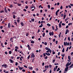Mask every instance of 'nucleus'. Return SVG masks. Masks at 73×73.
Segmentation results:
<instances>
[{
    "label": "nucleus",
    "mask_w": 73,
    "mask_h": 73,
    "mask_svg": "<svg viewBox=\"0 0 73 73\" xmlns=\"http://www.w3.org/2000/svg\"><path fill=\"white\" fill-rule=\"evenodd\" d=\"M7 65L6 64H3L2 65V66L3 67H5V68H7Z\"/></svg>",
    "instance_id": "obj_1"
},
{
    "label": "nucleus",
    "mask_w": 73,
    "mask_h": 73,
    "mask_svg": "<svg viewBox=\"0 0 73 73\" xmlns=\"http://www.w3.org/2000/svg\"><path fill=\"white\" fill-rule=\"evenodd\" d=\"M35 56L34 55V53H32L31 56V58H35Z\"/></svg>",
    "instance_id": "obj_2"
},
{
    "label": "nucleus",
    "mask_w": 73,
    "mask_h": 73,
    "mask_svg": "<svg viewBox=\"0 0 73 73\" xmlns=\"http://www.w3.org/2000/svg\"><path fill=\"white\" fill-rule=\"evenodd\" d=\"M68 32H69V30L68 29H66V31H65V35H67V34L68 33Z\"/></svg>",
    "instance_id": "obj_3"
},
{
    "label": "nucleus",
    "mask_w": 73,
    "mask_h": 73,
    "mask_svg": "<svg viewBox=\"0 0 73 73\" xmlns=\"http://www.w3.org/2000/svg\"><path fill=\"white\" fill-rule=\"evenodd\" d=\"M27 47H28V49L29 50L31 49V48L29 44L27 45Z\"/></svg>",
    "instance_id": "obj_4"
},
{
    "label": "nucleus",
    "mask_w": 73,
    "mask_h": 73,
    "mask_svg": "<svg viewBox=\"0 0 73 73\" xmlns=\"http://www.w3.org/2000/svg\"><path fill=\"white\" fill-rule=\"evenodd\" d=\"M68 66L66 67L65 69V71H67L68 70Z\"/></svg>",
    "instance_id": "obj_5"
},
{
    "label": "nucleus",
    "mask_w": 73,
    "mask_h": 73,
    "mask_svg": "<svg viewBox=\"0 0 73 73\" xmlns=\"http://www.w3.org/2000/svg\"><path fill=\"white\" fill-rule=\"evenodd\" d=\"M45 54L46 56H50V53H47L46 52L45 53Z\"/></svg>",
    "instance_id": "obj_6"
},
{
    "label": "nucleus",
    "mask_w": 73,
    "mask_h": 73,
    "mask_svg": "<svg viewBox=\"0 0 73 73\" xmlns=\"http://www.w3.org/2000/svg\"><path fill=\"white\" fill-rule=\"evenodd\" d=\"M69 63V62H68V63H67L66 64V67H67L69 66V65H69V64L68 63Z\"/></svg>",
    "instance_id": "obj_7"
},
{
    "label": "nucleus",
    "mask_w": 73,
    "mask_h": 73,
    "mask_svg": "<svg viewBox=\"0 0 73 73\" xmlns=\"http://www.w3.org/2000/svg\"><path fill=\"white\" fill-rule=\"evenodd\" d=\"M9 61H11V63H13L14 62V61H13L12 59H9Z\"/></svg>",
    "instance_id": "obj_8"
},
{
    "label": "nucleus",
    "mask_w": 73,
    "mask_h": 73,
    "mask_svg": "<svg viewBox=\"0 0 73 73\" xmlns=\"http://www.w3.org/2000/svg\"><path fill=\"white\" fill-rule=\"evenodd\" d=\"M11 27V24L10 23H9L8 25V28H10Z\"/></svg>",
    "instance_id": "obj_9"
},
{
    "label": "nucleus",
    "mask_w": 73,
    "mask_h": 73,
    "mask_svg": "<svg viewBox=\"0 0 73 73\" xmlns=\"http://www.w3.org/2000/svg\"><path fill=\"white\" fill-rule=\"evenodd\" d=\"M44 67H45V69H46V68H49V67L48 65H47V66H45Z\"/></svg>",
    "instance_id": "obj_10"
},
{
    "label": "nucleus",
    "mask_w": 73,
    "mask_h": 73,
    "mask_svg": "<svg viewBox=\"0 0 73 73\" xmlns=\"http://www.w3.org/2000/svg\"><path fill=\"white\" fill-rule=\"evenodd\" d=\"M4 10H5V13H7V12L8 11L6 9V7H5V9H4Z\"/></svg>",
    "instance_id": "obj_11"
},
{
    "label": "nucleus",
    "mask_w": 73,
    "mask_h": 73,
    "mask_svg": "<svg viewBox=\"0 0 73 73\" xmlns=\"http://www.w3.org/2000/svg\"><path fill=\"white\" fill-rule=\"evenodd\" d=\"M21 25L23 27L24 25V24L23 22H22L21 23Z\"/></svg>",
    "instance_id": "obj_12"
},
{
    "label": "nucleus",
    "mask_w": 73,
    "mask_h": 73,
    "mask_svg": "<svg viewBox=\"0 0 73 73\" xmlns=\"http://www.w3.org/2000/svg\"><path fill=\"white\" fill-rule=\"evenodd\" d=\"M35 43V41L33 40H31V44H34Z\"/></svg>",
    "instance_id": "obj_13"
},
{
    "label": "nucleus",
    "mask_w": 73,
    "mask_h": 73,
    "mask_svg": "<svg viewBox=\"0 0 73 73\" xmlns=\"http://www.w3.org/2000/svg\"><path fill=\"white\" fill-rule=\"evenodd\" d=\"M59 28H61L62 27L60 23L59 24Z\"/></svg>",
    "instance_id": "obj_14"
},
{
    "label": "nucleus",
    "mask_w": 73,
    "mask_h": 73,
    "mask_svg": "<svg viewBox=\"0 0 73 73\" xmlns=\"http://www.w3.org/2000/svg\"><path fill=\"white\" fill-rule=\"evenodd\" d=\"M64 46H67V44L65 42H64Z\"/></svg>",
    "instance_id": "obj_15"
},
{
    "label": "nucleus",
    "mask_w": 73,
    "mask_h": 73,
    "mask_svg": "<svg viewBox=\"0 0 73 73\" xmlns=\"http://www.w3.org/2000/svg\"><path fill=\"white\" fill-rule=\"evenodd\" d=\"M68 58L69 60H71V57L69 56H68Z\"/></svg>",
    "instance_id": "obj_16"
},
{
    "label": "nucleus",
    "mask_w": 73,
    "mask_h": 73,
    "mask_svg": "<svg viewBox=\"0 0 73 73\" xmlns=\"http://www.w3.org/2000/svg\"><path fill=\"white\" fill-rule=\"evenodd\" d=\"M64 51H65L64 48H63L62 49V53L64 52Z\"/></svg>",
    "instance_id": "obj_17"
},
{
    "label": "nucleus",
    "mask_w": 73,
    "mask_h": 73,
    "mask_svg": "<svg viewBox=\"0 0 73 73\" xmlns=\"http://www.w3.org/2000/svg\"><path fill=\"white\" fill-rule=\"evenodd\" d=\"M47 26H48V27H50L51 25L50 24H49V23H47Z\"/></svg>",
    "instance_id": "obj_18"
},
{
    "label": "nucleus",
    "mask_w": 73,
    "mask_h": 73,
    "mask_svg": "<svg viewBox=\"0 0 73 73\" xmlns=\"http://www.w3.org/2000/svg\"><path fill=\"white\" fill-rule=\"evenodd\" d=\"M17 5H18L19 6H21V3L19 4V3H17Z\"/></svg>",
    "instance_id": "obj_19"
},
{
    "label": "nucleus",
    "mask_w": 73,
    "mask_h": 73,
    "mask_svg": "<svg viewBox=\"0 0 73 73\" xmlns=\"http://www.w3.org/2000/svg\"><path fill=\"white\" fill-rule=\"evenodd\" d=\"M29 35V33H26V36H28Z\"/></svg>",
    "instance_id": "obj_20"
},
{
    "label": "nucleus",
    "mask_w": 73,
    "mask_h": 73,
    "mask_svg": "<svg viewBox=\"0 0 73 73\" xmlns=\"http://www.w3.org/2000/svg\"><path fill=\"white\" fill-rule=\"evenodd\" d=\"M29 68L31 70H32L33 69V68L32 67H29Z\"/></svg>",
    "instance_id": "obj_21"
},
{
    "label": "nucleus",
    "mask_w": 73,
    "mask_h": 73,
    "mask_svg": "<svg viewBox=\"0 0 73 73\" xmlns=\"http://www.w3.org/2000/svg\"><path fill=\"white\" fill-rule=\"evenodd\" d=\"M43 55L44 57H45L46 56V54L45 53H44L43 54Z\"/></svg>",
    "instance_id": "obj_22"
},
{
    "label": "nucleus",
    "mask_w": 73,
    "mask_h": 73,
    "mask_svg": "<svg viewBox=\"0 0 73 73\" xmlns=\"http://www.w3.org/2000/svg\"><path fill=\"white\" fill-rule=\"evenodd\" d=\"M73 66V64H72L70 66H69V68H71Z\"/></svg>",
    "instance_id": "obj_23"
},
{
    "label": "nucleus",
    "mask_w": 73,
    "mask_h": 73,
    "mask_svg": "<svg viewBox=\"0 0 73 73\" xmlns=\"http://www.w3.org/2000/svg\"><path fill=\"white\" fill-rule=\"evenodd\" d=\"M60 70V68H58V69H57L56 71H57V72H58V71H59Z\"/></svg>",
    "instance_id": "obj_24"
},
{
    "label": "nucleus",
    "mask_w": 73,
    "mask_h": 73,
    "mask_svg": "<svg viewBox=\"0 0 73 73\" xmlns=\"http://www.w3.org/2000/svg\"><path fill=\"white\" fill-rule=\"evenodd\" d=\"M47 6H48V8L49 9H50V5H47Z\"/></svg>",
    "instance_id": "obj_25"
},
{
    "label": "nucleus",
    "mask_w": 73,
    "mask_h": 73,
    "mask_svg": "<svg viewBox=\"0 0 73 73\" xmlns=\"http://www.w3.org/2000/svg\"><path fill=\"white\" fill-rule=\"evenodd\" d=\"M45 35V33H43V35H42L43 37H44Z\"/></svg>",
    "instance_id": "obj_26"
},
{
    "label": "nucleus",
    "mask_w": 73,
    "mask_h": 73,
    "mask_svg": "<svg viewBox=\"0 0 73 73\" xmlns=\"http://www.w3.org/2000/svg\"><path fill=\"white\" fill-rule=\"evenodd\" d=\"M68 40H69V41H70V37H68Z\"/></svg>",
    "instance_id": "obj_27"
},
{
    "label": "nucleus",
    "mask_w": 73,
    "mask_h": 73,
    "mask_svg": "<svg viewBox=\"0 0 73 73\" xmlns=\"http://www.w3.org/2000/svg\"><path fill=\"white\" fill-rule=\"evenodd\" d=\"M44 44L46 46L47 45V42H45L44 43Z\"/></svg>",
    "instance_id": "obj_28"
},
{
    "label": "nucleus",
    "mask_w": 73,
    "mask_h": 73,
    "mask_svg": "<svg viewBox=\"0 0 73 73\" xmlns=\"http://www.w3.org/2000/svg\"><path fill=\"white\" fill-rule=\"evenodd\" d=\"M66 15H64V18H63V19H64L66 17Z\"/></svg>",
    "instance_id": "obj_29"
},
{
    "label": "nucleus",
    "mask_w": 73,
    "mask_h": 73,
    "mask_svg": "<svg viewBox=\"0 0 73 73\" xmlns=\"http://www.w3.org/2000/svg\"><path fill=\"white\" fill-rule=\"evenodd\" d=\"M72 23H69L68 24V25L69 26H70V25H72Z\"/></svg>",
    "instance_id": "obj_30"
},
{
    "label": "nucleus",
    "mask_w": 73,
    "mask_h": 73,
    "mask_svg": "<svg viewBox=\"0 0 73 73\" xmlns=\"http://www.w3.org/2000/svg\"><path fill=\"white\" fill-rule=\"evenodd\" d=\"M49 68H51L52 67V66L50 64L49 65Z\"/></svg>",
    "instance_id": "obj_31"
},
{
    "label": "nucleus",
    "mask_w": 73,
    "mask_h": 73,
    "mask_svg": "<svg viewBox=\"0 0 73 73\" xmlns=\"http://www.w3.org/2000/svg\"><path fill=\"white\" fill-rule=\"evenodd\" d=\"M45 49L46 50H48V48L47 47H46L45 48Z\"/></svg>",
    "instance_id": "obj_32"
},
{
    "label": "nucleus",
    "mask_w": 73,
    "mask_h": 73,
    "mask_svg": "<svg viewBox=\"0 0 73 73\" xmlns=\"http://www.w3.org/2000/svg\"><path fill=\"white\" fill-rule=\"evenodd\" d=\"M44 58L46 59H47L48 58V56H46V57H44Z\"/></svg>",
    "instance_id": "obj_33"
},
{
    "label": "nucleus",
    "mask_w": 73,
    "mask_h": 73,
    "mask_svg": "<svg viewBox=\"0 0 73 73\" xmlns=\"http://www.w3.org/2000/svg\"><path fill=\"white\" fill-rule=\"evenodd\" d=\"M31 21L33 22H34L35 21V19H31Z\"/></svg>",
    "instance_id": "obj_34"
},
{
    "label": "nucleus",
    "mask_w": 73,
    "mask_h": 73,
    "mask_svg": "<svg viewBox=\"0 0 73 73\" xmlns=\"http://www.w3.org/2000/svg\"><path fill=\"white\" fill-rule=\"evenodd\" d=\"M68 48H69V47H67L66 50V52H67L68 51Z\"/></svg>",
    "instance_id": "obj_35"
},
{
    "label": "nucleus",
    "mask_w": 73,
    "mask_h": 73,
    "mask_svg": "<svg viewBox=\"0 0 73 73\" xmlns=\"http://www.w3.org/2000/svg\"><path fill=\"white\" fill-rule=\"evenodd\" d=\"M12 53V51H9V54H11Z\"/></svg>",
    "instance_id": "obj_36"
},
{
    "label": "nucleus",
    "mask_w": 73,
    "mask_h": 73,
    "mask_svg": "<svg viewBox=\"0 0 73 73\" xmlns=\"http://www.w3.org/2000/svg\"><path fill=\"white\" fill-rule=\"evenodd\" d=\"M15 18H16V16H15V15H13V18L14 19H15Z\"/></svg>",
    "instance_id": "obj_37"
},
{
    "label": "nucleus",
    "mask_w": 73,
    "mask_h": 73,
    "mask_svg": "<svg viewBox=\"0 0 73 73\" xmlns=\"http://www.w3.org/2000/svg\"><path fill=\"white\" fill-rule=\"evenodd\" d=\"M62 54L61 55V56H62V57H64L65 56V54H63V55H62Z\"/></svg>",
    "instance_id": "obj_38"
},
{
    "label": "nucleus",
    "mask_w": 73,
    "mask_h": 73,
    "mask_svg": "<svg viewBox=\"0 0 73 73\" xmlns=\"http://www.w3.org/2000/svg\"><path fill=\"white\" fill-rule=\"evenodd\" d=\"M19 69V70H22L23 68L22 67H20Z\"/></svg>",
    "instance_id": "obj_39"
},
{
    "label": "nucleus",
    "mask_w": 73,
    "mask_h": 73,
    "mask_svg": "<svg viewBox=\"0 0 73 73\" xmlns=\"http://www.w3.org/2000/svg\"><path fill=\"white\" fill-rule=\"evenodd\" d=\"M54 35V33L53 32H51V35H52V36H53Z\"/></svg>",
    "instance_id": "obj_40"
},
{
    "label": "nucleus",
    "mask_w": 73,
    "mask_h": 73,
    "mask_svg": "<svg viewBox=\"0 0 73 73\" xmlns=\"http://www.w3.org/2000/svg\"><path fill=\"white\" fill-rule=\"evenodd\" d=\"M30 57V55H29V56L27 57V59H29Z\"/></svg>",
    "instance_id": "obj_41"
},
{
    "label": "nucleus",
    "mask_w": 73,
    "mask_h": 73,
    "mask_svg": "<svg viewBox=\"0 0 73 73\" xmlns=\"http://www.w3.org/2000/svg\"><path fill=\"white\" fill-rule=\"evenodd\" d=\"M52 28L53 30H54V27L53 26H52Z\"/></svg>",
    "instance_id": "obj_42"
},
{
    "label": "nucleus",
    "mask_w": 73,
    "mask_h": 73,
    "mask_svg": "<svg viewBox=\"0 0 73 73\" xmlns=\"http://www.w3.org/2000/svg\"><path fill=\"white\" fill-rule=\"evenodd\" d=\"M23 66H24V67L26 68H27V67L26 65H24Z\"/></svg>",
    "instance_id": "obj_43"
},
{
    "label": "nucleus",
    "mask_w": 73,
    "mask_h": 73,
    "mask_svg": "<svg viewBox=\"0 0 73 73\" xmlns=\"http://www.w3.org/2000/svg\"><path fill=\"white\" fill-rule=\"evenodd\" d=\"M55 61V59H54L53 60H52V62L53 63H54Z\"/></svg>",
    "instance_id": "obj_44"
},
{
    "label": "nucleus",
    "mask_w": 73,
    "mask_h": 73,
    "mask_svg": "<svg viewBox=\"0 0 73 73\" xmlns=\"http://www.w3.org/2000/svg\"><path fill=\"white\" fill-rule=\"evenodd\" d=\"M4 11H1L0 12V13H4Z\"/></svg>",
    "instance_id": "obj_45"
},
{
    "label": "nucleus",
    "mask_w": 73,
    "mask_h": 73,
    "mask_svg": "<svg viewBox=\"0 0 73 73\" xmlns=\"http://www.w3.org/2000/svg\"><path fill=\"white\" fill-rule=\"evenodd\" d=\"M56 70V68H54V72H55Z\"/></svg>",
    "instance_id": "obj_46"
},
{
    "label": "nucleus",
    "mask_w": 73,
    "mask_h": 73,
    "mask_svg": "<svg viewBox=\"0 0 73 73\" xmlns=\"http://www.w3.org/2000/svg\"><path fill=\"white\" fill-rule=\"evenodd\" d=\"M62 25L65 26V24L64 23H62Z\"/></svg>",
    "instance_id": "obj_47"
},
{
    "label": "nucleus",
    "mask_w": 73,
    "mask_h": 73,
    "mask_svg": "<svg viewBox=\"0 0 73 73\" xmlns=\"http://www.w3.org/2000/svg\"><path fill=\"white\" fill-rule=\"evenodd\" d=\"M49 35L50 36H51L52 34H51V32H50L49 33Z\"/></svg>",
    "instance_id": "obj_48"
},
{
    "label": "nucleus",
    "mask_w": 73,
    "mask_h": 73,
    "mask_svg": "<svg viewBox=\"0 0 73 73\" xmlns=\"http://www.w3.org/2000/svg\"><path fill=\"white\" fill-rule=\"evenodd\" d=\"M68 27H69L68 26V25L66 26V29H67L68 28Z\"/></svg>",
    "instance_id": "obj_49"
},
{
    "label": "nucleus",
    "mask_w": 73,
    "mask_h": 73,
    "mask_svg": "<svg viewBox=\"0 0 73 73\" xmlns=\"http://www.w3.org/2000/svg\"><path fill=\"white\" fill-rule=\"evenodd\" d=\"M10 8L13 7V5H10Z\"/></svg>",
    "instance_id": "obj_50"
},
{
    "label": "nucleus",
    "mask_w": 73,
    "mask_h": 73,
    "mask_svg": "<svg viewBox=\"0 0 73 73\" xmlns=\"http://www.w3.org/2000/svg\"><path fill=\"white\" fill-rule=\"evenodd\" d=\"M3 26H1L0 27V28L1 29H2V28H3Z\"/></svg>",
    "instance_id": "obj_51"
},
{
    "label": "nucleus",
    "mask_w": 73,
    "mask_h": 73,
    "mask_svg": "<svg viewBox=\"0 0 73 73\" xmlns=\"http://www.w3.org/2000/svg\"><path fill=\"white\" fill-rule=\"evenodd\" d=\"M18 63L17 62H16V64H15V66H17L18 65Z\"/></svg>",
    "instance_id": "obj_52"
},
{
    "label": "nucleus",
    "mask_w": 73,
    "mask_h": 73,
    "mask_svg": "<svg viewBox=\"0 0 73 73\" xmlns=\"http://www.w3.org/2000/svg\"><path fill=\"white\" fill-rule=\"evenodd\" d=\"M20 58V57L18 56V57H17V59H19Z\"/></svg>",
    "instance_id": "obj_53"
},
{
    "label": "nucleus",
    "mask_w": 73,
    "mask_h": 73,
    "mask_svg": "<svg viewBox=\"0 0 73 73\" xmlns=\"http://www.w3.org/2000/svg\"><path fill=\"white\" fill-rule=\"evenodd\" d=\"M68 6V7H69L70 9L71 8V6H70V5H69Z\"/></svg>",
    "instance_id": "obj_54"
},
{
    "label": "nucleus",
    "mask_w": 73,
    "mask_h": 73,
    "mask_svg": "<svg viewBox=\"0 0 73 73\" xmlns=\"http://www.w3.org/2000/svg\"><path fill=\"white\" fill-rule=\"evenodd\" d=\"M63 9V7L62 6H61L60 7V9Z\"/></svg>",
    "instance_id": "obj_55"
},
{
    "label": "nucleus",
    "mask_w": 73,
    "mask_h": 73,
    "mask_svg": "<svg viewBox=\"0 0 73 73\" xmlns=\"http://www.w3.org/2000/svg\"><path fill=\"white\" fill-rule=\"evenodd\" d=\"M20 20H17V22H18V23H20Z\"/></svg>",
    "instance_id": "obj_56"
},
{
    "label": "nucleus",
    "mask_w": 73,
    "mask_h": 73,
    "mask_svg": "<svg viewBox=\"0 0 73 73\" xmlns=\"http://www.w3.org/2000/svg\"><path fill=\"white\" fill-rule=\"evenodd\" d=\"M25 8H26V9H27L28 8V7L27 6H26V7H25Z\"/></svg>",
    "instance_id": "obj_57"
},
{
    "label": "nucleus",
    "mask_w": 73,
    "mask_h": 73,
    "mask_svg": "<svg viewBox=\"0 0 73 73\" xmlns=\"http://www.w3.org/2000/svg\"><path fill=\"white\" fill-rule=\"evenodd\" d=\"M15 48H16V49H19V47H18L17 46L15 47Z\"/></svg>",
    "instance_id": "obj_58"
},
{
    "label": "nucleus",
    "mask_w": 73,
    "mask_h": 73,
    "mask_svg": "<svg viewBox=\"0 0 73 73\" xmlns=\"http://www.w3.org/2000/svg\"><path fill=\"white\" fill-rule=\"evenodd\" d=\"M23 11H24L25 12H26L27 10L25 9H23Z\"/></svg>",
    "instance_id": "obj_59"
},
{
    "label": "nucleus",
    "mask_w": 73,
    "mask_h": 73,
    "mask_svg": "<svg viewBox=\"0 0 73 73\" xmlns=\"http://www.w3.org/2000/svg\"><path fill=\"white\" fill-rule=\"evenodd\" d=\"M35 38V36H32V38H33V39L34 38Z\"/></svg>",
    "instance_id": "obj_60"
},
{
    "label": "nucleus",
    "mask_w": 73,
    "mask_h": 73,
    "mask_svg": "<svg viewBox=\"0 0 73 73\" xmlns=\"http://www.w3.org/2000/svg\"><path fill=\"white\" fill-rule=\"evenodd\" d=\"M59 11L60 9H58L57 11H56V12L58 13V12H59Z\"/></svg>",
    "instance_id": "obj_61"
},
{
    "label": "nucleus",
    "mask_w": 73,
    "mask_h": 73,
    "mask_svg": "<svg viewBox=\"0 0 73 73\" xmlns=\"http://www.w3.org/2000/svg\"><path fill=\"white\" fill-rule=\"evenodd\" d=\"M22 71H23V72H25V69H23V70H22Z\"/></svg>",
    "instance_id": "obj_62"
},
{
    "label": "nucleus",
    "mask_w": 73,
    "mask_h": 73,
    "mask_svg": "<svg viewBox=\"0 0 73 73\" xmlns=\"http://www.w3.org/2000/svg\"><path fill=\"white\" fill-rule=\"evenodd\" d=\"M1 31H2V32L3 33H4V32H5V31H4L3 30H1Z\"/></svg>",
    "instance_id": "obj_63"
},
{
    "label": "nucleus",
    "mask_w": 73,
    "mask_h": 73,
    "mask_svg": "<svg viewBox=\"0 0 73 73\" xmlns=\"http://www.w3.org/2000/svg\"><path fill=\"white\" fill-rule=\"evenodd\" d=\"M13 38L12 37L10 39V41H11V40H12Z\"/></svg>",
    "instance_id": "obj_64"
}]
</instances>
